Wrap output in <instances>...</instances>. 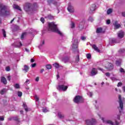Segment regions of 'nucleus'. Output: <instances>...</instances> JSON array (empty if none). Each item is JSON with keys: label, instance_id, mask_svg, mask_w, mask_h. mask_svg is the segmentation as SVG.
<instances>
[{"label": "nucleus", "instance_id": "nucleus-33", "mask_svg": "<svg viewBox=\"0 0 125 125\" xmlns=\"http://www.w3.org/2000/svg\"><path fill=\"white\" fill-rule=\"evenodd\" d=\"M43 44H44V40H42L41 42L40 45L38 46L39 48L41 49V47H42V46Z\"/></svg>", "mask_w": 125, "mask_h": 125}, {"label": "nucleus", "instance_id": "nucleus-39", "mask_svg": "<svg viewBox=\"0 0 125 125\" xmlns=\"http://www.w3.org/2000/svg\"><path fill=\"white\" fill-rule=\"evenodd\" d=\"M30 80H28V79H27L26 80V81L25 82V83H24V85H28V84H30Z\"/></svg>", "mask_w": 125, "mask_h": 125}, {"label": "nucleus", "instance_id": "nucleus-44", "mask_svg": "<svg viewBox=\"0 0 125 125\" xmlns=\"http://www.w3.org/2000/svg\"><path fill=\"white\" fill-rule=\"evenodd\" d=\"M53 66H54V67H55L57 69H58V68H59V67H60V66L59 65V64L57 63H54Z\"/></svg>", "mask_w": 125, "mask_h": 125}, {"label": "nucleus", "instance_id": "nucleus-59", "mask_svg": "<svg viewBox=\"0 0 125 125\" xmlns=\"http://www.w3.org/2000/svg\"><path fill=\"white\" fill-rule=\"evenodd\" d=\"M40 20L43 24L44 23V19L43 18H41Z\"/></svg>", "mask_w": 125, "mask_h": 125}, {"label": "nucleus", "instance_id": "nucleus-56", "mask_svg": "<svg viewBox=\"0 0 125 125\" xmlns=\"http://www.w3.org/2000/svg\"><path fill=\"white\" fill-rule=\"evenodd\" d=\"M82 41H85V40H86V37H84V36H81V38Z\"/></svg>", "mask_w": 125, "mask_h": 125}, {"label": "nucleus", "instance_id": "nucleus-25", "mask_svg": "<svg viewBox=\"0 0 125 125\" xmlns=\"http://www.w3.org/2000/svg\"><path fill=\"white\" fill-rule=\"evenodd\" d=\"M1 83H2L4 84H6V83H7V81H6L5 77H3L1 78Z\"/></svg>", "mask_w": 125, "mask_h": 125}, {"label": "nucleus", "instance_id": "nucleus-37", "mask_svg": "<svg viewBox=\"0 0 125 125\" xmlns=\"http://www.w3.org/2000/svg\"><path fill=\"white\" fill-rule=\"evenodd\" d=\"M76 63H78L80 61V55L78 54L77 55L75 60Z\"/></svg>", "mask_w": 125, "mask_h": 125}, {"label": "nucleus", "instance_id": "nucleus-49", "mask_svg": "<svg viewBox=\"0 0 125 125\" xmlns=\"http://www.w3.org/2000/svg\"><path fill=\"white\" fill-rule=\"evenodd\" d=\"M14 121H16V122H19V120L18 119V117H15L12 118Z\"/></svg>", "mask_w": 125, "mask_h": 125}, {"label": "nucleus", "instance_id": "nucleus-18", "mask_svg": "<svg viewBox=\"0 0 125 125\" xmlns=\"http://www.w3.org/2000/svg\"><path fill=\"white\" fill-rule=\"evenodd\" d=\"M125 36V33L123 31H120L118 33V37L119 39H123Z\"/></svg>", "mask_w": 125, "mask_h": 125}, {"label": "nucleus", "instance_id": "nucleus-28", "mask_svg": "<svg viewBox=\"0 0 125 125\" xmlns=\"http://www.w3.org/2000/svg\"><path fill=\"white\" fill-rule=\"evenodd\" d=\"M13 7L14 9H17L18 10H20V11H21V8H20V7L18 5H14Z\"/></svg>", "mask_w": 125, "mask_h": 125}, {"label": "nucleus", "instance_id": "nucleus-50", "mask_svg": "<svg viewBox=\"0 0 125 125\" xmlns=\"http://www.w3.org/2000/svg\"><path fill=\"white\" fill-rule=\"evenodd\" d=\"M104 75L107 77V78H110V76L111 75V74L109 72L105 73Z\"/></svg>", "mask_w": 125, "mask_h": 125}, {"label": "nucleus", "instance_id": "nucleus-15", "mask_svg": "<svg viewBox=\"0 0 125 125\" xmlns=\"http://www.w3.org/2000/svg\"><path fill=\"white\" fill-rule=\"evenodd\" d=\"M67 10L70 13H73L74 12V8L72 7L71 3H68V6L67 7Z\"/></svg>", "mask_w": 125, "mask_h": 125}, {"label": "nucleus", "instance_id": "nucleus-26", "mask_svg": "<svg viewBox=\"0 0 125 125\" xmlns=\"http://www.w3.org/2000/svg\"><path fill=\"white\" fill-rule=\"evenodd\" d=\"M22 71H24L25 73H27L29 71V66L27 65H24V68L22 69Z\"/></svg>", "mask_w": 125, "mask_h": 125}, {"label": "nucleus", "instance_id": "nucleus-57", "mask_svg": "<svg viewBox=\"0 0 125 125\" xmlns=\"http://www.w3.org/2000/svg\"><path fill=\"white\" fill-rule=\"evenodd\" d=\"M36 65H37V64L36 63H32L31 64V67L32 68H35V67H36Z\"/></svg>", "mask_w": 125, "mask_h": 125}, {"label": "nucleus", "instance_id": "nucleus-48", "mask_svg": "<svg viewBox=\"0 0 125 125\" xmlns=\"http://www.w3.org/2000/svg\"><path fill=\"white\" fill-rule=\"evenodd\" d=\"M86 58L87 59H90L91 58V55L90 54H87Z\"/></svg>", "mask_w": 125, "mask_h": 125}, {"label": "nucleus", "instance_id": "nucleus-3", "mask_svg": "<svg viewBox=\"0 0 125 125\" xmlns=\"http://www.w3.org/2000/svg\"><path fill=\"white\" fill-rule=\"evenodd\" d=\"M72 50L74 52H76V53H79V49L78 48L79 46V41H78V39H72Z\"/></svg>", "mask_w": 125, "mask_h": 125}, {"label": "nucleus", "instance_id": "nucleus-7", "mask_svg": "<svg viewBox=\"0 0 125 125\" xmlns=\"http://www.w3.org/2000/svg\"><path fill=\"white\" fill-rule=\"evenodd\" d=\"M74 102L75 103H82V102H83V98L81 96H76L74 99Z\"/></svg>", "mask_w": 125, "mask_h": 125}, {"label": "nucleus", "instance_id": "nucleus-8", "mask_svg": "<svg viewBox=\"0 0 125 125\" xmlns=\"http://www.w3.org/2000/svg\"><path fill=\"white\" fill-rule=\"evenodd\" d=\"M119 98V108H120L121 111L124 110V103H123V101L122 100V97L121 95H119L118 96Z\"/></svg>", "mask_w": 125, "mask_h": 125}, {"label": "nucleus", "instance_id": "nucleus-14", "mask_svg": "<svg viewBox=\"0 0 125 125\" xmlns=\"http://www.w3.org/2000/svg\"><path fill=\"white\" fill-rule=\"evenodd\" d=\"M107 66H105L106 70H108L109 71H111L114 69V65L111 63H107Z\"/></svg>", "mask_w": 125, "mask_h": 125}, {"label": "nucleus", "instance_id": "nucleus-12", "mask_svg": "<svg viewBox=\"0 0 125 125\" xmlns=\"http://www.w3.org/2000/svg\"><path fill=\"white\" fill-rule=\"evenodd\" d=\"M95 9H96V5H95V4H93L91 6L90 8V10L89 11L90 14H92V13H94Z\"/></svg>", "mask_w": 125, "mask_h": 125}, {"label": "nucleus", "instance_id": "nucleus-9", "mask_svg": "<svg viewBox=\"0 0 125 125\" xmlns=\"http://www.w3.org/2000/svg\"><path fill=\"white\" fill-rule=\"evenodd\" d=\"M86 124L87 125H95L96 124V121L93 119L87 120H86Z\"/></svg>", "mask_w": 125, "mask_h": 125}, {"label": "nucleus", "instance_id": "nucleus-45", "mask_svg": "<svg viewBox=\"0 0 125 125\" xmlns=\"http://www.w3.org/2000/svg\"><path fill=\"white\" fill-rule=\"evenodd\" d=\"M70 26H71V29H74V28H75V23L73 21H71Z\"/></svg>", "mask_w": 125, "mask_h": 125}, {"label": "nucleus", "instance_id": "nucleus-62", "mask_svg": "<svg viewBox=\"0 0 125 125\" xmlns=\"http://www.w3.org/2000/svg\"><path fill=\"white\" fill-rule=\"evenodd\" d=\"M30 62H31V63H34V62H35V60L33 59H31L30 60Z\"/></svg>", "mask_w": 125, "mask_h": 125}, {"label": "nucleus", "instance_id": "nucleus-61", "mask_svg": "<svg viewBox=\"0 0 125 125\" xmlns=\"http://www.w3.org/2000/svg\"><path fill=\"white\" fill-rule=\"evenodd\" d=\"M110 23H111V21H110V20H107L106 21V24L107 25H109V24H110Z\"/></svg>", "mask_w": 125, "mask_h": 125}, {"label": "nucleus", "instance_id": "nucleus-32", "mask_svg": "<svg viewBox=\"0 0 125 125\" xmlns=\"http://www.w3.org/2000/svg\"><path fill=\"white\" fill-rule=\"evenodd\" d=\"M2 34L4 38H6V32L4 29H2Z\"/></svg>", "mask_w": 125, "mask_h": 125}, {"label": "nucleus", "instance_id": "nucleus-20", "mask_svg": "<svg viewBox=\"0 0 125 125\" xmlns=\"http://www.w3.org/2000/svg\"><path fill=\"white\" fill-rule=\"evenodd\" d=\"M110 79L112 82H116L118 81V79H117V77H116V75L114 74H112V77H110Z\"/></svg>", "mask_w": 125, "mask_h": 125}, {"label": "nucleus", "instance_id": "nucleus-6", "mask_svg": "<svg viewBox=\"0 0 125 125\" xmlns=\"http://www.w3.org/2000/svg\"><path fill=\"white\" fill-rule=\"evenodd\" d=\"M99 116L100 118L101 119H102V120L103 121V123H105V124H108V125H120V123H119L117 121H115V123L112 122V121H111V120L105 121L104 120V118H103V117L101 118V117L100 116V115H99Z\"/></svg>", "mask_w": 125, "mask_h": 125}, {"label": "nucleus", "instance_id": "nucleus-60", "mask_svg": "<svg viewBox=\"0 0 125 125\" xmlns=\"http://www.w3.org/2000/svg\"><path fill=\"white\" fill-rule=\"evenodd\" d=\"M121 85H123V83L121 82L118 83L117 86L119 87V86H121Z\"/></svg>", "mask_w": 125, "mask_h": 125}, {"label": "nucleus", "instance_id": "nucleus-51", "mask_svg": "<svg viewBox=\"0 0 125 125\" xmlns=\"http://www.w3.org/2000/svg\"><path fill=\"white\" fill-rule=\"evenodd\" d=\"M0 121H4V117L3 116H0ZM0 125H1V123L0 122Z\"/></svg>", "mask_w": 125, "mask_h": 125}, {"label": "nucleus", "instance_id": "nucleus-13", "mask_svg": "<svg viewBox=\"0 0 125 125\" xmlns=\"http://www.w3.org/2000/svg\"><path fill=\"white\" fill-rule=\"evenodd\" d=\"M95 9H96V5H95V4H93L91 6L90 8V10L89 11L90 14H92V13H94Z\"/></svg>", "mask_w": 125, "mask_h": 125}, {"label": "nucleus", "instance_id": "nucleus-2", "mask_svg": "<svg viewBox=\"0 0 125 125\" xmlns=\"http://www.w3.org/2000/svg\"><path fill=\"white\" fill-rule=\"evenodd\" d=\"M48 30L51 31L52 32H54V33H56L57 34H58L61 37H63V35L59 29H58V28H57V24H56L54 22H50L48 24Z\"/></svg>", "mask_w": 125, "mask_h": 125}, {"label": "nucleus", "instance_id": "nucleus-10", "mask_svg": "<svg viewBox=\"0 0 125 125\" xmlns=\"http://www.w3.org/2000/svg\"><path fill=\"white\" fill-rule=\"evenodd\" d=\"M12 45H13L15 47H17V48H20V47H21L23 44L21 42L18 40L17 42H15L14 43L12 44Z\"/></svg>", "mask_w": 125, "mask_h": 125}, {"label": "nucleus", "instance_id": "nucleus-55", "mask_svg": "<svg viewBox=\"0 0 125 125\" xmlns=\"http://www.w3.org/2000/svg\"><path fill=\"white\" fill-rule=\"evenodd\" d=\"M5 70L7 72H9V71H10V67L9 66H7L6 68H5Z\"/></svg>", "mask_w": 125, "mask_h": 125}, {"label": "nucleus", "instance_id": "nucleus-64", "mask_svg": "<svg viewBox=\"0 0 125 125\" xmlns=\"http://www.w3.org/2000/svg\"><path fill=\"white\" fill-rule=\"evenodd\" d=\"M122 16L124 17H125V12H124L122 13Z\"/></svg>", "mask_w": 125, "mask_h": 125}, {"label": "nucleus", "instance_id": "nucleus-23", "mask_svg": "<svg viewBox=\"0 0 125 125\" xmlns=\"http://www.w3.org/2000/svg\"><path fill=\"white\" fill-rule=\"evenodd\" d=\"M69 60H70L69 57H65L62 59V62H64V63H67V62H69Z\"/></svg>", "mask_w": 125, "mask_h": 125}, {"label": "nucleus", "instance_id": "nucleus-4", "mask_svg": "<svg viewBox=\"0 0 125 125\" xmlns=\"http://www.w3.org/2000/svg\"><path fill=\"white\" fill-rule=\"evenodd\" d=\"M31 6V3H26L23 7L24 10L26 12H28V13H30H30H33V12L36 11V9L35 8V7L32 8Z\"/></svg>", "mask_w": 125, "mask_h": 125}, {"label": "nucleus", "instance_id": "nucleus-43", "mask_svg": "<svg viewBox=\"0 0 125 125\" xmlns=\"http://www.w3.org/2000/svg\"><path fill=\"white\" fill-rule=\"evenodd\" d=\"M26 34H27V33H26V32L22 33V34H21V40H24V36L25 35H26Z\"/></svg>", "mask_w": 125, "mask_h": 125}, {"label": "nucleus", "instance_id": "nucleus-63", "mask_svg": "<svg viewBox=\"0 0 125 125\" xmlns=\"http://www.w3.org/2000/svg\"><path fill=\"white\" fill-rule=\"evenodd\" d=\"M39 80L40 79H39V77H37L35 79V81H36V82H39Z\"/></svg>", "mask_w": 125, "mask_h": 125}, {"label": "nucleus", "instance_id": "nucleus-17", "mask_svg": "<svg viewBox=\"0 0 125 125\" xmlns=\"http://www.w3.org/2000/svg\"><path fill=\"white\" fill-rule=\"evenodd\" d=\"M13 32H17L19 31L20 28L17 25H14L12 27Z\"/></svg>", "mask_w": 125, "mask_h": 125}, {"label": "nucleus", "instance_id": "nucleus-58", "mask_svg": "<svg viewBox=\"0 0 125 125\" xmlns=\"http://www.w3.org/2000/svg\"><path fill=\"white\" fill-rule=\"evenodd\" d=\"M87 94H88V95L89 96H90V97H91V96H92V95H93L92 92H88V93H87Z\"/></svg>", "mask_w": 125, "mask_h": 125}, {"label": "nucleus", "instance_id": "nucleus-29", "mask_svg": "<svg viewBox=\"0 0 125 125\" xmlns=\"http://www.w3.org/2000/svg\"><path fill=\"white\" fill-rule=\"evenodd\" d=\"M45 18L49 19V20H52V19H53V16H52L51 15H48L47 16H45Z\"/></svg>", "mask_w": 125, "mask_h": 125}, {"label": "nucleus", "instance_id": "nucleus-16", "mask_svg": "<svg viewBox=\"0 0 125 125\" xmlns=\"http://www.w3.org/2000/svg\"><path fill=\"white\" fill-rule=\"evenodd\" d=\"M113 25L114 26V29L117 30V29H119V28H120L121 24H119V22H118V21H116L113 23Z\"/></svg>", "mask_w": 125, "mask_h": 125}, {"label": "nucleus", "instance_id": "nucleus-40", "mask_svg": "<svg viewBox=\"0 0 125 125\" xmlns=\"http://www.w3.org/2000/svg\"><path fill=\"white\" fill-rule=\"evenodd\" d=\"M23 107L26 112H28V111H29V109H28V107L27 106V105H26V104H23Z\"/></svg>", "mask_w": 125, "mask_h": 125}, {"label": "nucleus", "instance_id": "nucleus-35", "mask_svg": "<svg viewBox=\"0 0 125 125\" xmlns=\"http://www.w3.org/2000/svg\"><path fill=\"white\" fill-rule=\"evenodd\" d=\"M36 31L35 29L32 28H31L30 29V32H29L30 34H36Z\"/></svg>", "mask_w": 125, "mask_h": 125}, {"label": "nucleus", "instance_id": "nucleus-52", "mask_svg": "<svg viewBox=\"0 0 125 125\" xmlns=\"http://www.w3.org/2000/svg\"><path fill=\"white\" fill-rule=\"evenodd\" d=\"M58 116L59 118H60V119H62L63 117V115H62V114H61V113H59L58 114Z\"/></svg>", "mask_w": 125, "mask_h": 125}, {"label": "nucleus", "instance_id": "nucleus-24", "mask_svg": "<svg viewBox=\"0 0 125 125\" xmlns=\"http://www.w3.org/2000/svg\"><path fill=\"white\" fill-rule=\"evenodd\" d=\"M92 48H93L95 51H97V52H100V50H99L98 47L96 46V45L93 44L92 45Z\"/></svg>", "mask_w": 125, "mask_h": 125}, {"label": "nucleus", "instance_id": "nucleus-1", "mask_svg": "<svg viewBox=\"0 0 125 125\" xmlns=\"http://www.w3.org/2000/svg\"><path fill=\"white\" fill-rule=\"evenodd\" d=\"M10 15V9L8 6L0 4V16H8Z\"/></svg>", "mask_w": 125, "mask_h": 125}, {"label": "nucleus", "instance_id": "nucleus-38", "mask_svg": "<svg viewBox=\"0 0 125 125\" xmlns=\"http://www.w3.org/2000/svg\"><path fill=\"white\" fill-rule=\"evenodd\" d=\"M119 72H120L121 74H123V75H124V74H125V71L123 68H121L119 69Z\"/></svg>", "mask_w": 125, "mask_h": 125}, {"label": "nucleus", "instance_id": "nucleus-19", "mask_svg": "<svg viewBox=\"0 0 125 125\" xmlns=\"http://www.w3.org/2000/svg\"><path fill=\"white\" fill-rule=\"evenodd\" d=\"M84 24H85V21L83 20L79 24V27L80 29H83V26H84Z\"/></svg>", "mask_w": 125, "mask_h": 125}, {"label": "nucleus", "instance_id": "nucleus-30", "mask_svg": "<svg viewBox=\"0 0 125 125\" xmlns=\"http://www.w3.org/2000/svg\"><path fill=\"white\" fill-rule=\"evenodd\" d=\"M102 31H103L102 28L99 27V28H98L97 29L96 33H97V34H99L100 33H102Z\"/></svg>", "mask_w": 125, "mask_h": 125}, {"label": "nucleus", "instance_id": "nucleus-22", "mask_svg": "<svg viewBox=\"0 0 125 125\" xmlns=\"http://www.w3.org/2000/svg\"><path fill=\"white\" fill-rule=\"evenodd\" d=\"M118 42H117V39H111L109 40V44H110V45H112V43H117Z\"/></svg>", "mask_w": 125, "mask_h": 125}, {"label": "nucleus", "instance_id": "nucleus-54", "mask_svg": "<svg viewBox=\"0 0 125 125\" xmlns=\"http://www.w3.org/2000/svg\"><path fill=\"white\" fill-rule=\"evenodd\" d=\"M22 92H21V91H19L18 92V96L19 97H21V96H22Z\"/></svg>", "mask_w": 125, "mask_h": 125}, {"label": "nucleus", "instance_id": "nucleus-11", "mask_svg": "<svg viewBox=\"0 0 125 125\" xmlns=\"http://www.w3.org/2000/svg\"><path fill=\"white\" fill-rule=\"evenodd\" d=\"M59 90H62L63 91H66L68 89V86H65L64 85H59L57 87Z\"/></svg>", "mask_w": 125, "mask_h": 125}, {"label": "nucleus", "instance_id": "nucleus-41", "mask_svg": "<svg viewBox=\"0 0 125 125\" xmlns=\"http://www.w3.org/2000/svg\"><path fill=\"white\" fill-rule=\"evenodd\" d=\"M14 86L15 88H16V89L20 88V85L18 83L15 84Z\"/></svg>", "mask_w": 125, "mask_h": 125}, {"label": "nucleus", "instance_id": "nucleus-27", "mask_svg": "<svg viewBox=\"0 0 125 125\" xmlns=\"http://www.w3.org/2000/svg\"><path fill=\"white\" fill-rule=\"evenodd\" d=\"M6 91H7V89L3 88L0 91V93L1 95H3V94L6 93Z\"/></svg>", "mask_w": 125, "mask_h": 125}, {"label": "nucleus", "instance_id": "nucleus-42", "mask_svg": "<svg viewBox=\"0 0 125 125\" xmlns=\"http://www.w3.org/2000/svg\"><path fill=\"white\" fill-rule=\"evenodd\" d=\"M42 112L43 113H46V112H48V108H47V107L43 108Z\"/></svg>", "mask_w": 125, "mask_h": 125}, {"label": "nucleus", "instance_id": "nucleus-21", "mask_svg": "<svg viewBox=\"0 0 125 125\" xmlns=\"http://www.w3.org/2000/svg\"><path fill=\"white\" fill-rule=\"evenodd\" d=\"M47 2L50 5L51 3H53L54 5H56L57 4V2L54 0H48Z\"/></svg>", "mask_w": 125, "mask_h": 125}, {"label": "nucleus", "instance_id": "nucleus-36", "mask_svg": "<svg viewBox=\"0 0 125 125\" xmlns=\"http://www.w3.org/2000/svg\"><path fill=\"white\" fill-rule=\"evenodd\" d=\"M107 14L109 15V14H111V13H112V12H113V9H108L107 10Z\"/></svg>", "mask_w": 125, "mask_h": 125}, {"label": "nucleus", "instance_id": "nucleus-31", "mask_svg": "<svg viewBox=\"0 0 125 125\" xmlns=\"http://www.w3.org/2000/svg\"><path fill=\"white\" fill-rule=\"evenodd\" d=\"M121 63H122V60H118L116 62V64L117 66H121Z\"/></svg>", "mask_w": 125, "mask_h": 125}, {"label": "nucleus", "instance_id": "nucleus-5", "mask_svg": "<svg viewBox=\"0 0 125 125\" xmlns=\"http://www.w3.org/2000/svg\"><path fill=\"white\" fill-rule=\"evenodd\" d=\"M98 70H99L100 71H102L103 73H104V69L103 68H101L100 67L98 68ZM98 74V71L97 70V69L95 68H93L90 72V76L91 77H94V76H96V75H97Z\"/></svg>", "mask_w": 125, "mask_h": 125}, {"label": "nucleus", "instance_id": "nucleus-53", "mask_svg": "<svg viewBox=\"0 0 125 125\" xmlns=\"http://www.w3.org/2000/svg\"><path fill=\"white\" fill-rule=\"evenodd\" d=\"M94 19H93V18L90 17L88 19V21H90V22H93V21Z\"/></svg>", "mask_w": 125, "mask_h": 125}, {"label": "nucleus", "instance_id": "nucleus-46", "mask_svg": "<svg viewBox=\"0 0 125 125\" xmlns=\"http://www.w3.org/2000/svg\"><path fill=\"white\" fill-rule=\"evenodd\" d=\"M46 68L48 70H50V69H51V68H52L51 65H50V64H47L46 65Z\"/></svg>", "mask_w": 125, "mask_h": 125}, {"label": "nucleus", "instance_id": "nucleus-47", "mask_svg": "<svg viewBox=\"0 0 125 125\" xmlns=\"http://www.w3.org/2000/svg\"><path fill=\"white\" fill-rule=\"evenodd\" d=\"M125 52V49H122L119 51V53H120V54H122V53H124Z\"/></svg>", "mask_w": 125, "mask_h": 125}, {"label": "nucleus", "instance_id": "nucleus-34", "mask_svg": "<svg viewBox=\"0 0 125 125\" xmlns=\"http://www.w3.org/2000/svg\"><path fill=\"white\" fill-rule=\"evenodd\" d=\"M35 98L36 105H39V97H38L37 96H35Z\"/></svg>", "mask_w": 125, "mask_h": 125}]
</instances>
